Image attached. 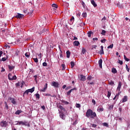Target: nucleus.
I'll return each mask as SVG.
<instances>
[{
    "label": "nucleus",
    "instance_id": "nucleus-1",
    "mask_svg": "<svg viewBox=\"0 0 130 130\" xmlns=\"http://www.w3.org/2000/svg\"><path fill=\"white\" fill-rule=\"evenodd\" d=\"M85 116H86V117H90L92 119H94V118L97 116V114H96V112H93V110L88 109L86 111Z\"/></svg>",
    "mask_w": 130,
    "mask_h": 130
},
{
    "label": "nucleus",
    "instance_id": "nucleus-2",
    "mask_svg": "<svg viewBox=\"0 0 130 130\" xmlns=\"http://www.w3.org/2000/svg\"><path fill=\"white\" fill-rule=\"evenodd\" d=\"M15 124H18V125H25V126H30V124L29 122L24 121H19V122H17V123H16Z\"/></svg>",
    "mask_w": 130,
    "mask_h": 130
},
{
    "label": "nucleus",
    "instance_id": "nucleus-3",
    "mask_svg": "<svg viewBox=\"0 0 130 130\" xmlns=\"http://www.w3.org/2000/svg\"><path fill=\"white\" fill-rule=\"evenodd\" d=\"M0 125L2 127H6L8 125V122L6 121H2L0 122Z\"/></svg>",
    "mask_w": 130,
    "mask_h": 130
},
{
    "label": "nucleus",
    "instance_id": "nucleus-4",
    "mask_svg": "<svg viewBox=\"0 0 130 130\" xmlns=\"http://www.w3.org/2000/svg\"><path fill=\"white\" fill-rule=\"evenodd\" d=\"M11 73L8 74L9 80H10V81H13L14 80H17V76H16V75L12 76V77H11Z\"/></svg>",
    "mask_w": 130,
    "mask_h": 130
},
{
    "label": "nucleus",
    "instance_id": "nucleus-5",
    "mask_svg": "<svg viewBox=\"0 0 130 130\" xmlns=\"http://www.w3.org/2000/svg\"><path fill=\"white\" fill-rule=\"evenodd\" d=\"M9 100L11 101V103H12L13 104L15 105L17 104V102L16 101V100L12 97H9Z\"/></svg>",
    "mask_w": 130,
    "mask_h": 130
},
{
    "label": "nucleus",
    "instance_id": "nucleus-6",
    "mask_svg": "<svg viewBox=\"0 0 130 130\" xmlns=\"http://www.w3.org/2000/svg\"><path fill=\"white\" fill-rule=\"evenodd\" d=\"M15 17L17 19H22V18L24 17V15L21 14L20 13H17Z\"/></svg>",
    "mask_w": 130,
    "mask_h": 130
},
{
    "label": "nucleus",
    "instance_id": "nucleus-7",
    "mask_svg": "<svg viewBox=\"0 0 130 130\" xmlns=\"http://www.w3.org/2000/svg\"><path fill=\"white\" fill-rule=\"evenodd\" d=\"M51 86H53V87H55V88H57L58 87V83L55 81H53L52 82Z\"/></svg>",
    "mask_w": 130,
    "mask_h": 130
},
{
    "label": "nucleus",
    "instance_id": "nucleus-8",
    "mask_svg": "<svg viewBox=\"0 0 130 130\" xmlns=\"http://www.w3.org/2000/svg\"><path fill=\"white\" fill-rule=\"evenodd\" d=\"M74 21H75V17H74V16H72L71 19L70 20L69 24H70V25H73V24H74Z\"/></svg>",
    "mask_w": 130,
    "mask_h": 130
},
{
    "label": "nucleus",
    "instance_id": "nucleus-9",
    "mask_svg": "<svg viewBox=\"0 0 130 130\" xmlns=\"http://www.w3.org/2000/svg\"><path fill=\"white\" fill-rule=\"evenodd\" d=\"M59 112L60 114V117L62 118V119H64L66 117L64 116V114H63V113H62V112L59 111Z\"/></svg>",
    "mask_w": 130,
    "mask_h": 130
},
{
    "label": "nucleus",
    "instance_id": "nucleus-10",
    "mask_svg": "<svg viewBox=\"0 0 130 130\" xmlns=\"http://www.w3.org/2000/svg\"><path fill=\"white\" fill-rule=\"evenodd\" d=\"M80 78L81 81H82L83 82H85V81H86V76L83 75H80Z\"/></svg>",
    "mask_w": 130,
    "mask_h": 130
},
{
    "label": "nucleus",
    "instance_id": "nucleus-11",
    "mask_svg": "<svg viewBox=\"0 0 130 130\" xmlns=\"http://www.w3.org/2000/svg\"><path fill=\"white\" fill-rule=\"evenodd\" d=\"M74 90H76V88H74L71 89L70 90H69V91H68L67 92V95L68 96H70V95H71V93H72V92H73V91H74Z\"/></svg>",
    "mask_w": 130,
    "mask_h": 130
},
{
    "label": "nucleus",
    "instance_id": "nucleus-12",
    "mask_svg": "<svg viewBox=\"0 0 130 130\" xmlns=\"http://www.w3.org/2000/svg\"><path fill=\"white\" fill-rule=\"evenodd\" d=\"M104 110V109L103 108V107H100V106H99L97 109V111L98 112H101L103 111Z\"/></svg>",
    "mask_w": 130,
    "mask_h": 130
},
{
    "label": "nucleus",
    "instance_id": "nucleus-13",
    "mask_svg": "<svg viewBox=\"0 0 130 130\" xmlns=\"http://www.w3.org/2000/svg\"><path fill=\"white\" fill-rule=\"evenodd\" d=\"M127 101V96H124L122 100V103H124V102H126Z\"/></svg>",
    "mask_w": 130,
    "mask_h": 130
},
{
    "label": "nucleus",
    "instance_id": "nucleus-14",
    "mask_svg": "<svg viewBox=\"0 0 130 130\" xmlns=\"http://www.w3.org/2000/svg\"><path fill=\"white\" fill-rule=\"evenodd\" d=\"M102 62H103V60H102V59H100L99 60V65L101 69H102Z\"/></svg>",
    "mask_w": 130,
    "mask_h": 130
},
{
    "label": "nucleus",
    "instance_id": "nucleus-15",
    "mask_svg": "<svg viewBox=\"0 0 130 130\" xmlns=\"http://www.w3.org/2000/svg\"><path fill=\"white\" fill-rule=\"evenodd\" d=\"M73 44L74 46H79L80 45V42L78 41H75L74 42Z\"/></svg>",
    "mask_w": 130,
    "mask_h": 130
},
{
    "label": "nucleus",
    "instance_id": "nucleus-16",
    "mask_svg": "<svg viewBox=\"0 0 130 130\" xmlns=\"http://www.w3.org/2000/svg\"><path fill=\"white\" fill-rule=\"evenodd\" d=\"M91 4L93 6L94 8H96L97 7V4L95 2L94 0H91Z\"/></svg>",
    "mask_w": 130,
    "mask_h": 130
},
{
    "label": "nucleus",
    "instance_id": "nucleus-17",
    "mask_svg": "<svg viewBox=\"0 0 130 130\" xmlns=\"http://www.w3.org/2000/svg\"><path fill=\"white\" fill-rule=\"evenodd\" d=\"M108 106H109L108 107L109 110H112V109H113V107H114V104L112 105H109Z\"/></svg>",
    "mask_w": 130,
    "mask_h": 130
},
{
    "label": "nucleus",
    "instance_id": "nucleus-18",
    "mask_svg": "<svg viewBox=\"0 0 130 130\" xmlns=\"http://www.w3.org/2000/svg\"><path fill=\"white\" fill-rule=\"evenodd\" d=\"M121 88V82H119L118 87L117 88V91H120Z\"/></svg>",
    "mask_w": 130,
    "mask_h": 130
},
{
    "label": "nucleus",
    "instance_id": "nucleus-19",
    "mask_svg": "<svg viewBox=\"0 0 130 130\" xmlns=\"http://www.w3.org/2000/svg\"><path fill=\"white\" fill-rule=\"evenodd\" d=\"M104 48V47L103 46H101V51H100V54L101 55H102V54H104V50L103 49Z\"/></svg>",
    "mask_w": 130,
    "mask_h": 130
},
{
    "label": "nucleus",
    "instance_id": "nucleus-20",
    "mask_svg": "<svg viewBox=\"0 0 130 130\" xmlns=\"http://www.w3.org/2000/svg\"><path fill=\"white\" fill-rule=\"evenodd\" d=\"M28 92L29 93H33L34 91H35V87H33L32 88L30 89H28Z\"/></svg>",
    "mask_w": 130,
    "mask_h": 130
},
{
    "label": "nucleus",
    "instance_id": "nucleus-21",
    "mask_svg": "<svg viewBox=\"0 0 130 130\" xmlns=\"http://www.w3.org/2000/svg\"><path fill=\"white\" fill-rule=\"evenodd\" d=\"M66 54L67 58H70V56H71V52L69 50L67 51L66 52Z\"/></svg>",
    "mask_w": 130,
    "mask_h": 130
},
{
    "label": "nucleus",
    "instance_id": "nucleus-22",
    "mask_svg": "<svg viewBox=\"0 0 130 130\" xmlns=\"http://www.w3.org/2000/svg\"><path fill=\"white\" fill-rule=\"evenodd\" d=\"M109 84L110 85H111V86H115V84H114V81H112V80H110L109 81Z\"/></svg>",
    "mask_w": 130,
    "mask_h": 130
},
{
    "label": "nucleus",
    "instance_id": "nucleus-23",
    "mask_svg": "<svg viewBox=\"0 0 130 130\" xmlns=\"http://www.w3.org/2000/svg\"><path fill=\"white\" fill-rule=\"evenodd\" d=\"M8 68H9L10 71H13V70H14V69H15V66L9 65Z\"/></svg>",
    "mask_w": 130,
    "mask_h": 130
},
{
    "label": "nucleus",
    "instance_id": "nucleus-24",
    "mask_svg": "<svg viewBox=\"0 0 130 130\" xmlns=\"http://www.w3.org/2000/svg\"><path fill=\"white\" fill-rule=\"evenodd\" d=\"M112 73H113V74H116L117 70H116V69L113 68L112 69Z\"/></svg>",
    "mask_w": 130,
    "mask_h": 130
},
{
    "label": "nucleus",
    "instance_id": "nucleus-25",
    "mask_svg": "<svg viewBox=\"0 0 130 130\" xmlns=\"http://www.w3.org/2000/svg\"><path fill=\"white\" fill-rule=\"evenodd\" d=\"M20 113H22V111L21 110H18L15 113L16 115H19Z\"/></svg>",
    "mask_w": 130,
    "mask_h": 130
},
{
    "label": "nucleus",
    "instance_id": "nucleus-26",
    "mask_svg": "<svg viewBox=\"0 0 130 130\" xmlns=\"http://www.w3.org/2000/svg\"><path fill=\"white\" fill-rule=\"evenodd\" d=\"M105 34H106V30H105L104 29H103L102 30L101 35H104V36H105Z\"/></svg>",
    "mask_w": 130,
    "mask_h": 130
},
{
    "label": "nucleus",
    "instance_id": "nucleus-27",
    "mask_svg": "<svg viewBox=\"0 0 130 130\" xmlns=\"http://www.w3.org/2000/svg\"><path fill=\"white\" fill-rule=\"evenodd\" d=\"M86 53V49L83 48L82 49L81 54H85Z\"/></svg>",
    "mask_w": 130,
    "mask_h": 130
},
{
    "label": "nucleus",
    "instance_id": "nucleus-28",
    "mask_svg": "<svg viewBox=\"0 0 130 130\" xmlns=\"http://www.w3.org/2000/svg\"><path fill=\"white\" fill-rule=\"evenodd\" d=\"M58 108H59V109H60L61 110H63V111H64V110H66V109H64V108H63V107H62V106H59Z\"/></svg>",
    "mask_w": 130,
    "mask_h": 130
},
{
    "label": "nucleus",
    "instance_id": "nucleus-29",
    "mask_svg": "<svg viewBox=\"0 0 130 130\" xmlns=\"http://www.w3.org/2000/svg\"><path fill=\"white\" fill-rule=\"evenodd\" d=\"M25 55L26 57H27V58H29V57H30V53L26 52V53H25Z\"/></svg>",
    "mask_w": 130,
    "mask_h": 130
},
{
    "label": "nucleus",
    "instance_id": "nucleus-30",
    "mask_svg": "<svg viewBox=\"0 0 130 130\" xmlns=\"http://www.w3.org/2000/svg\"><path fill=\"white\" fill-rule=\"evenodd\" d=\"M35 96L37 99H40V95L39 94V93H36L35 94Z\"/></svg>",
    "mask_w": 130,
    "mask_h": 130
},
{
    "label": "nucleus",
    "instance_id": "nucleus-31",
    "mask_svg": "<svg viewBox=\"0 0 130 130\" xmlns=\"http://www.w3.org/2000/svg\"><path fill=\"white\" fill-rule=\"evenodd\" d=\"M38 77V74H37L36 75H35L34 76V78H35V82H36V83H37L38 80H37V78Z\"/></svg>",
    "mask_w": 130,
    "mask_h": 130
},
{
    "label": "nucleus",
    "instance_id": "nucleus-32",
    "mask_svg": "<svg viewBox=\"0 0 130 130\" xmlns=\"http://www.w3.org/2000/svg\"><path fill=\"white\" fill-rule=\"evenodd\" d=\"M70 64H71V66L72 69H73V68H74V67H75V62L71 61Z\"/></svg>",
    "mask_w": 130,
    "mask_h": 130
},
{
    "label": "nucleus",
    "instance_id": "nucleus-33",
    "mask_svg": "<svg viewBox=\"0 0 130 130\" xmlns=\"http://www.w3.org/2000/svg\"><path fill=\"white\" fill-rule=\"evenodd\" d=\"M62 103H63V104H65V105H68L70 103L69 102H67V101H62Z\"/></svg>",
    "mask_w": 130,
    "mask_h": 130
},
{
    "label": "nucleus",
    "instance_id": "nucleus-34",
    "mask_svg": "<svg viewBox=\"0 0 130 130\" xmlns=\"http://www.w3.org/2000/svg\"><path fill=\"white\" fill-rule=\"evenodd\" d=\"M92 33H93V32L92 31H89L87 32L88 34V37H91V34H92Z\"/></svg>",
    "mask_w": 130,
    "mask_h": 130
},
{
    "label": "nucleus",
    "instance_id": "nucleus-35",
    "mask_svg": "<svg viewBox=\"0 0 130 130\" xmlns=\"http://www.w3.org/2000/svg\"><path fill=\"white\" fill-rule=\"evenodd\" d=\"M107 48L108 49H109V48H111V49H112V48H113V44H112L110 46H108Z\"/></svg>",
    "mask_w": 130,
    "mask_h": 130
},
{
    "label": "nucleus",
    "instance_id": "nucleus-36",
    "mask_svg": "<svg viewBox=\"0 0 130 130\" xmlns=\"http://www.w3.org/2000/svg\"><path fill=\"white\" fill-rule=\"evenodd\" d=\"M110 96H111V92L108 91L107 97L110 98Z\"/></svg>",
    "mask_w": 130,
    "mask_h": 130
},
{
    "label": "nucleus",
    "instance_id": "nucleus-37",
    "mask_svg": "<svg viewBox=\"0 0 130 130\" xmlns=\"http://www.w3.org/2000/svg\"><path fill=\"white\" fill-rule=\"evenodd\" d=\"M119 96V93L117 94L115 97L113 98V100H115V99H118V96Z\"/></svg>",
    "mask_w": 130,
    "mask_h": 130
},
{
    "label": "nucleus",
    "instance_id": "nucleus-38",
    "mask_svg": "<svg viewBox=\"0 0 130 130\" xmlns=\"http://www.w3.org/2000/svg\"><path fill=\"white\" fill-rule=\"evenodd\" d=\"M5 108L8 110L9 109V106H8V104H7L6 102H5Z\"/></svg>",
    "mask_w": 130,
    "mask_h": 130
},
{
    "label": "nucleus",
    "instance_id": "nucleus-39",
    "mask_svg": "<svg viewBox=\"0 0 130 130\" xmlns=\"http://www.w3.org/2000/svg\"><path fill=\"white\" fill-rule=\"evenodd\" d=\"M124 59L126 61H129V59L127 58L125 55H124Z\"/></svg>",
    "mask_w": 130,
    "mask_h": 130
},
{
    "label": "nucleus",
    "instance_id": "nucleus-40",
    "mask_svg": "<svg viewBox=\"0 0 130 130\" xmlns=\"http://www.w3.org/2000/svg\"><path fill=\"white\" fill-rule=\"evenodd\" d=\"M52 7L53 8H55L56 9H57V5H56V4H53L52 5Z\"/></svg>",
    "mask_w": 130,
    "mask_h": 130
},
{
    "label": "nucleus",
    "instance_id": "nucleus-41",
    "mask_svg": "<svg viewBox=\"0 0 130 130\" xmlns=\"http://www.w3.org/2000/svg\"><path fill=\"white\" fill-rule=\"evenodd\" d=\"M76 107L77 108H81V104H76Z\"/></svg>",
    "mask_w": 130,
    "mask_h": 130
},
{
    "label": "nucleus",
    "instance_id": "nucleus-42",
    "mask_svg": "<svg viewBox=\"0 0 130 130\" xmlns=\"http://www.w3.org/2000/svg\"><path fill=\"white\" fill-rule=\"evenodd\" d=\"M107 41V40L105 39H103V40H101V42L102 43H105Z\"/></svg>",
    "mask_w": 130,
    "mask_h": 130
},
{
    "label": "nucleus",
    "instance_id": "nucleus-43",
    "mask_svg": "<svg viewBox=\"0 0 130 130\" xmlns=\"http://www.w3.org/2000/svg\"><path fill=\"white\" fill-rule=\"evenodd\" d=\"M82 17H83V18H86V17H87V13H83V14H82Z\"/></svg>",
    "mask_w": 130,
    "mask_h": 130
},
{
    "label": "nucleus",
    "instance_id": "nucleus-44",
    "mask_svg": "<svg viewBox=\"0 0 130 130\" xmlns=\"http://www.w3.org/2000/svg\"><path fill=\"white\" fill-rule=\"evenodd\" d=\"M24 95H25V94L26 95H28V94H29V90L28 89H27L25 91V92L23 93Z\"/></svg>",
    "mask_w": 130,
    "mask_h": 130
},
{
    "label": "nucleus",
    "instance_id": "nucleus-45",
    "mask_svg": "<svg viewBox=\"0 0 130 130\" xmlns=\"http://www.w3.org/2000/svg\"><path fill=\"white\" fill-rule=\"evenodd\" d=\"M103 125L104 126H106V127H108V123H107V122H105L103 124Z\"/></svg>",
    "mask_w": 130,
    "mask_h": 130
},
{
    "label": "nucleus",
    "instance_id": "nucleus-46",
    "mask_svg": "<svg viewBox=\"0 0 130 130\" xmlns=\"http://www.w3.org/2000/svg\"><path fill=\"white\" fill-rule=\"evenodd\" d=\"M47 31H48V29H46V28H44L42 30V33H44V32H47Z\"/></svg>",
    "mask_w": 130,
    "mask_h": 130
},
{
    "label": "nucleus",
    "instance_id": "nucleus-47",
    "mask_svg": "<svg viewBox=\"0 0 130 130\" xmlns=\"http://www.w3.org/2000/svg\"><path fill=\"white\" fill-rule=\"evenodd\" d=\"M118 63H119V64H120V66H121L123 63V62L120 60H118Z\"/></svg>",
    "mask_w": 130,
    "mask_h": 130
},
{
    "label": "nucleus",
    "instance_id": "nucleus-48",
    "mask_svg": "<svg viewBox=\"0 0 130 130\" xmlns=\"http://www.w3.org/2000/svg\"><path fill=\"white\" fill-rule=\"evenodd\" d=\"M46 89H47V88H46V87H44L43 89H42L41 90V92H45L46 91Z\"/></svg>",
    "mask_w": 130,
    "mask_h": 130
},
{
    "label": "nucleus",
    "instance_id": "nucleus-49",
    "mask_svg": "<svg viewBox=\"0 0 130 130\" xmlns=\"http://www.w3.org/2000/svg\"><path fill=\"white\" fill-rule=\"evenodd\" d=\"M125 69H126L127 72H129V68H128V66H127V64H126Z\"/></svg>",
    "mask_w": 130,
    "mask_h": 130
},
{
    "label": "nucleus",
    "instance_id": "nucleus-50",
    "mask_svg": "<svg viewBox=\"0 0 130 130\" xmlns=\"http://www.w3.org/2000/svg\"><path fill=\"white\" fill-rule=\"evenodd\" d=\"M33 59H34L35 62H36V63L38 62V58H34Z\"/></svg>",
    "mask_w": 130,
    "mask_h": 130
},
{
    "label": "nucleus",
    "instance_id": "nucleus-51",
    "mask_svg": "<svg viewBox=\"0 0 130 130\" xmlns=\"http://www.w3.org/2000/svg\"><path fill=\"white\" fill-rule=\"evenodd\" d=\"M7 58H8V57H3L2 59V61H6V60H7Z\"/></svg>",
    "mask_w": 130,
    "mask_h": 130
},
{
    "label": "nucleus",
    "instance_id": "nucleus-52",
    "mask_svg": "<svg viewBox=\"0 0 130 130\" xmlns=\"http://www.w3.org/2000/svg\"><path fill=\"white\" fill-rule=\"evenodd\" d=\"M93 78L92 77V76H88L87 77V80L88 81H91V80H92Z\"/></svg>",
    "mask_w": 130,
    "mask_h": 130
},
{
    "label": "nucleus",
    "instance_id": "nucleus-53",
    "mask_svg": "<svg viewBox=\"0 0 130 130\" xmlns=\"http://www.w3.org/2000/svg\"><path fill=\"white\" fill-rule=\"evenodd\" d=\"M91 125L92 127L95 128V127H97V125L95 124H91Z\"/></svg>",
    "mask_w": 130,
    "mask_h": 130
},
{
    "label": "nucleus",
    "instance_id": "nucleus-54",
    "mask_svg": "<svg viewBox=\"0 0 130 130\" xmlns=\"http://www.w3.org/2000/svg\"><path fill=\"white\" fill-rule=\"evenodd\" d=\"M43 67H47V63L46 62H44L43 63Z\"/></svg>",
    "mask_w": 130,
    "mask_h": 130
},
{
    "label": "nucleus",
    "instance_id": "nucleus-55",
    "mask_svg": "<svg viewBox=\"0 0 130 130\" xmlns=\"http://www.w3.org/2000/svg\"><path fill=\"white\" fill-rule=\"evenodd\" d=\"M92 103H93L94 105L96 104V101H95V100L94 99L92 100Z\"/></svg>",
    "mask_w": 130,
    "mask_h": 130
},
{
    "label": "nucleus",
    "instance_id": "nucleus-56",
    "mask_svg": "<svg viewBox=\"0 0 130 130\" xmlns=\"http://www.w3.org/2000/svg\"><path fill=\"white\" fill-rule=\"evenodd\" d=\"M122 111V108H121V107L120 106L119 107V111L120 112H120H121Z\"/></svg>",
    "mask_w": 130,
    "mask_h": 130
},
{
    "label": "nucleus",
    "instance_id": "nucleus-57",
    "mask_svg": "<svg viewBox=\"0 0 130 130\" xmlns=\"http://www.w3.org/2000/svg\"><path fill=\"white\" fill-rule=\"evenodd\" d=\"M116 118H117L116 119H119V120H120V121H121L122 120V118H119L118 117H116Z\"/></svg>",
    "mask_w": 130,
    "mask_h": 130
},
{
    "label": "nucleus",
    "instance_id": "nucleus-58",
    "mask_svg": "<svg viewBox=\"0 0 130 130\" xmlns=\"http://www.w3.org/2000/svg\"><path fill=\"white\" fill-rule=\"evenodd\" d=\"M92 40H93V41H97V40H98V38H93L92 39Z\"/></svg>",
    "mask_w": 130,
    "mask_h": 130
},
{
    "label": "nucleus",
    "instance_id": "nucleus-59",
    "mask_svg": "<svg viewBox=\"0 0 130 130\" xmlns=\"http://www.w3.org/2000/svg\"><path fill=\"white\" fill-rule=\"evenodd\" d=\"M5 71H6V70H5V69L4 68V67L2 68V73H4V72H5Z\"/></svg>",
    "mask_w": 130,
    "mask_h": 130
},
{
    "label": "nucleus",
    "instance_id": "nucleus-60",
    "mask_svg": "<svg viewBox=\"0 0 130 130\" xmlns=\"http://www.w3.org/2000/svg\"><path fill=\"white\" fill-rule=\"evenodd\" d=\"M71 89V87H68L65 88L66 91H68V90H70Z\"/></svg>",
    "mask_w": 130,
    "mask_h": 130
},
{
    "label": "nucleus",
    "instance_id": "nucleus-61",
    "mask_svg": "<svg viewBox=\"0 0 130 130\" xmlns=\"http://www.w3.org/2000/svg\"><path fill=\"white\" fill-rule=\"evenodd\" d=\"M16 87H20V83H17L16 84Z\"/></svg>",
    "mask_w": 130,
    "mask_h": 130
},
{
    "label": "nucleus",
    "instance_id": "nucleus-62",
    "mask_svg": "<svg viewBox=\"0 0 130 130\" xmlns=\"http://www.w3.org/2000/svg\"><path fill=\"white\" fill-rule=\"evenodd\" d=\"M41 108H42L43 110H44L45 109V106H42L41 107Z\"/></svg>",
    "mask_w": 130,
    "mask_h": 130
},
{
    "label": "nucleus",
    "instance_id": "nucleus-63",
    "mask_svg": "<svg viewBox=\"0 0 130 130\" xmlns=\"http://www.w3.org/2000/svg\"><path fill=\"white\" fill-rule=\"evenodd\" d=\"M48 85V84L47 83H46L44 87L46 88V89H47V86Z\"/></svg>",
    "mask_w": 130,
    "mask_h": 130
},
{
    "label": "nucleus",
    "instance_id": "nucleus-64",
    "mask_svg": "<svg viewBox=\"0 0 130 130\" xmlns=\"http://www.w3.org/2000/svg\"><path fill=\"white\" fill-rule=\"evenodd\" d=\"M45 96H51V94L49 93H46Z\"/></svg>",
    "mask_w": 130,
    "mask_h": 130
}]
</instances>
